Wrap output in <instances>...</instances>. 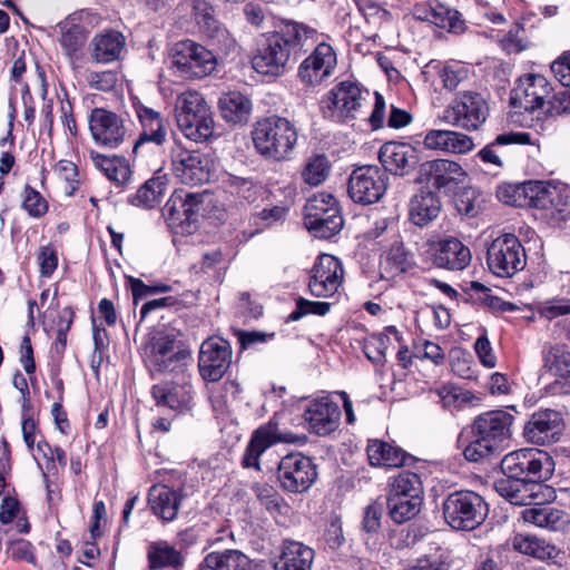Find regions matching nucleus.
Returning <instances> with one entry per match:
<instances>
[{"mask_svg": "<svg viewBox=\"0 0 570 570\" xmlns=\"http://www.w3.org/2000/svg\"><path fill=\"white\" fill-rule=\"evenodd\" d=\"M514 416L503 410L478 415L471 425V440L463 449L469 462H482L501 450L512 435Z\"/></svg>", "mask_w": 570, "mask_h": 570, "instance_id": "f257e3e1", "label": "nucleus"}, {"mask_svg": "<svg viewBox=\"0 0 570 570\" xmlns=\"http://www.w3.org/2000/svg\"><path fill=\"white\" fill-rule=\"evenodd\" d=\"M297 130L294 124L279 116H271L258 120L252 131L256 151L265 159L287 160L297 142Z\"/></svg>", "mask_w": 570, "mask_h": 570, "instance_id": "f03ea898", "label": "nucleus"}, {"mask_svg": "<svg viewBox=\"0 0 570 570\" xmlns=\"http://www.w3.org/2000/svg\"><path fill=\"white\" fill-rule=\"evenodd\" d=\"M175 117L183 135L195 142H204L214 137L213 112L202 94L188 90L176 99Z\"/></svg>", "mask_w": 570, "mask_h": 570, "instance_id": "7ed1b4c3", "label": "nucleus"}, {"mask_svg": "<svg viewBox=\"0 0 570 570\" xmlns=\"http://www.w3.org/2000/svg\"><path fill=\"white\" fill-rule=\"evenodd\" d=\"M500 469L505 476L524 480L541 489L554 471L553 459L542 450L525 448L505 454Z\"/></svg>", "mask_w": 570, "mask_h": 570, "instance_id": "20e7f679", "label": "nucleus"}, {"mask_svg": "<svg viewBox=\"0 0 570 570\" xmlns=\"http://www.w3.org/2000/svg\"><path fill=\"white\" fill-rule=\"evenodd\" d=\"M444 521L454 530L471 531L484 522L489 505L479 493L458 490L446 495L442 503Z\"/></svg>", "mask_w": 570, "mask_h": 570, "instance_id": "39448f33", "label": "nucleus"}, {"mask_svg": "<svg viewBox=\"0 0 570 570\" xmlns=\"http://www.w3.org/2000/svg\"><path fill=\"white\" fill-rule=\"evenodd\" d=\"M99 18L89 10L69 14L58 24L59 43L73 69L85 59V47L90 31L98 24Z\"/></svg>", "mask_w": 570, "mask_h": 570, "instance_id": "423d86ee", "label": "nucleus"}, {"mask_svg": "<svg viewBox=\"0 0 570 570\" xmlns=\"http://www.w3.org/2000/svg\"><path fill=\"white\" fill-rule=\"evenodd\" d=\"M487 264L495 276L512 277L527 265L525 249L515 235L504 234L488 247Z\"/></svg>", "mask_w": 570, "mask_h": 570, "instance_id": "0eeeda50", "label": "nucleus"}, {"mask_svg": "<svg viewBox=\"0 0 570 570\" xmlns=\"http://www.w3.org/2000/svg\"><path fill=\"white\" fill-rule=\"evenodd\" d=\"M170 63L178 77L194 79L212 73L217 61L214 53L204 46L184 40L175 45Z\"/></svg>", "mask_w": 570, "mask_h": 570, "instance_id": "6e6552de", "label": "nucleus"}, {"mask_svg": "<svg viewBox=\"0 0 570 570\" xmlns=\"http://www.w3.org/2000/svg\"><path fill=\"white\" fill-rule=\"evenodd\" d=\"M307 441L305 434H295L289 431H278V423L273 419L258 426L250 435L242 458V465L246 469L261 470L259 459L271 446L277 443L303 445Z\"/></svg>", "mask_w": 570, "mask_h": 570, "instance_id": "1a4fd4ad", "label": "nucleus"}, {"mask_svg": "<svg viewBox=\"0 0 570 570\" xmlns=\"http://www.w3.org/2000/svg\"><path fill=\"white\" fill-rule=\"evenodd\" d=\"M367 95L368 91H363L356 82L350 80L340 81L326 95L323 117L335 122L355 119Z\"/></svg>", "mask_w": 570, "mask_h": 570, "instance_id": "9d476101", "label": "nucleus"}, {"mask_svg": "<svg viewBox=\"0 0 570 570\" xmlns=\"http://www.w3.org/2000/svg\"><path fill=\"white\" fill-rule=\"evenodd\" d=\"M487 98L476 91H463L456 95L445 110V118L454 126L465 130L479 129L489 116Z\"/></svg>", "mask_w": 570, "mask_h": 570, "instance_id": "9b49d317", "label": "nucleus"}, {"mask_svg": "<svg viewBox=\"0 0 570 570\" xmlns=\"http://www.w3.org/2000/svg\"><path fill=\"white\" fill-rule=\"evenodd\" d=\"M420 180L444 195H456L465 186L468 173L450 159H434L420 165Z\"/></svg>", "mask_w": 570, "mask_h": 570, "instance_id": "f8f14e48", "label": "nucleus"}, {"mask_svg": "<svg viewBox=\"0 0 570 570\" xmlns=\"http://www.w3.org/2000/svg\"><path fill=\"white\" fill-rule=\"evenodd\" d=\"M389 177L377 166L355 168L348 178L347 194L354 203L371 205L379 202L385 194Z\"/></svg>", "mask_w": 570, "mask_h": 570, "instance_id": "ddd939ff", "label": "nucleus"}, {"mask_svg": "<svg viewBox=\"0 0 570 570\" xmlns=\"http://www.w3.org/2000/svg\"><path fill=\"white\" fill-rule=\"evenodd\" d=\"M89 130L97 145L109 149L119 147L130 135L127 120L105 108L91 110Z\"/></svg>", "mask_w": 570, "mask_h": 570, "instance_id": "4468645a", "label": "nucleus"}, {"mask_svg": "<svg viewBox=\"0 0 570 570\" xmlns=\"http://www.w3.org/2000/svg\"><path fill=\"white\" fill-rule=\"evenodd\" d=\"M170 157L173 174L181 184L197 186L210 180L212 160L207 155L177 145Z\"/></svg>", "mask_w": 570, "mask_h": 570, "instance_id": "2eb2a0df", "label": "nucleus"}, {"mask_svg": "<svg viewBox=\"0 0 570 570\" xmlns=\"http://www.w3.org/2000/svg\"><path fill=\"white\" fill-rule=\"evenodd\" d=\"M232 363V347L220 337H210L200 345L198 370L206 382H218Z\"/></svg>", "mask_w": 570, "mask_h": 570, "instance_id": "dca6fc26", "label": "nucleus"}, {"mask_svg": "<svg viewBox=\"0 0 570 570\" xmlns=\"http://www.w3.org/2000/svg\"><path fill=\"white\" fill-rule=\"evenodd\" d=\"M552 88L542 75L528 73L520 77L511 90L510 105L515 109L534 112L541 109Z\"/></svg>", "mask_w": 570, "mask_h": 570, "instance_id": "f3484780", "label": "nucleus"}, {"mask_svg": "<svg viewBox=\"0 0 570 570\" xmlns=\"http://www.w3.org/2000/svg\"><path fill=\"white\" fill-rule=\"evenodd\" d=\"M317 472L309 458L301 453L285 455L278 464V480L291 492H303L316 480Z\"/></svg>", "mask_w": 570, "mask_h": 570, "instance_id": "a211bd4d", "label": "nucleus"}, {"mask_svg": "<svg viewBox=\"0 0 570 570\" xmlns=\"http://www.w3.org/2000/svg\"><path fill=\"white\" fill-rule=\"evenodd\" d=\"M523 194L530 207L550 210L552 218L564 222L570 217V204L561 202V195L556 188H550L540 180H529L513 189Z\"/></svg>", "mask_w": 570, "mask_h": 570, "instance_id": "6ab92c4d", "label": "nucleus"}, {"mask_svg": "<svg viewBox=\"0 0 570 570\" xmlns=\"http://www.w3.org/2000/svg\"><path fill=\"white\" fill-rule=\"evenodd\" d=\"M291 57V48L286 46L278 32L266 38L253 58L254 69L263 75L279 76L285 72Z\"/></svg>", "mask_w": 570, "mask_h": 570, "instance_id": "aec40b11", "label": "nucleus"}, {"mask_svg": "<svg viewBox=\"0 0 570 570\" xmlns=\"http://www.w3.org/2000/svg\"><path fill=\"white\" fill-rule=\"evenodd\" d=\"M563 428L561 414L552 409H541L532 413L523 429L524 438L538 445L559 440Z\"/></svg>", "mask_w": 570, "mask_h": 570, "instance_id": "412c9836", "label": "nucleus"}, {"mask_svg": "<svg viewBox=\"0 0 570 570\" xmlns=\"http://www.w3.org/2000/svg\"><path fill=\"white\" fill-rule=\"evenodd\" d=\"M200 205V195L185 190L175 191L165 205L170 224L180 226L183 232L193 233Z\"/></svg>", "mask_w": 570, "mask_h": 570, "instance_id": "4be33fe9", "label": "nucleus"}, {"mask_svg": "<svg viewBox=\"0 0 570 570\" xmlns=\"http://www.w3.org/2000/svg\"><path fill=\"white\" fill-rule=\"evenodd\" d=\"M132 107L141 127V132L132 146V153L137 155L147 142L161 146L166 141L167 130L160 112L145 106L136 98Z\"/></svg>", "mask_w": 570, "mask_h": 570, "instance_id": "5701e85b", "label": "nucleus"}, {"mask_svg": "<svg viewBox=\"0 0 570 570\" xmlns=\"http://www.w3.org/2000/svg\"><path fill=\"white\" fill-rule=\"evenodd\" d=\"M413 17L453 33L463 32L465 28L461 13L438 0L417 2L413 8Z\"/></svg>", "mask_w": 570, "mask_h": 570, "instance_id": "b1692460", "label": "nucleus"}, {"mask_svg": "<svg viewBox=\"0 0 570 570\" xmlns=\"http://www.w3.org/2000/svg\"><path fill=\"white\" fill-rule=\"evenodd\" d=\"M379 158L384 171L404 176L415 168L420 161L415 147L405 142H385L379 153Z\"/></svg>", "mask_w": 570, "mask_h": 570, "instance_id": "393cba45", "label": "nucleus"}, {"mask_svg": "<svg viewBox=\"0 0 570 570\" xmlns=\"http://www.w3.org/2000/svg\"><path fill=\"white\" fill-rule=\"evenodd\" d=\"M151 396L157 406L181 414L191 409L193 387L188 383L178 384L163 381L151 387Z\"/></svg>", "mask_w": 570, "mask_h": 570, "instance_id": "a878e982", "label": "nucleus"}, {"mask_svg": "<svg viewBox=\"0 0 570 570\" xmlns=\"http://www.w3.org/2000/svg\"><path fill=\"white\" fill-rule=\"evenodd\" d=\"M183 490L165 483L154 484L148 492V504L153 513L164 522L174 521L184 499Z\"/></svg>", "mask_w": 570, "mask_h": 570, "instance_id": "bb28decb", "label": "nucleus"}, {"mask_svg": "<svg viewBox=\"0 0 570 570\" xmlns=\"http://www.w3.org/2000/svg\"><path fill=\"white\" fill-rule=\"evenodd\" d=\"M433 250V264L440 268L462 271L471 262L469 247L454 237L440 240Z\"/></svg>", "mask_w": 570, "mask_h": 570, "instance_id": "cd10ccee", "label": "nucleus"}, {"mask_svg": "<svg viewBox=\"0 0 570 570\" xmlns=\"http://www.w3.org/2000/svg\"><path fill=\"white\" fill-rule=\"evenodd\" d=\"M341 403L344 407L346 422L353 424L355 414L352 401L344 391L327 392L323 391V435L336 431L341 423Z\"/></svg>", "mask_w": 570, "mask_h": 570, "instance_id": "c85d7f7f", "label": "nucleus"}, {"mask_svg": "<svg viewBox=\"0 0 570 570\" xmlns=\"http://www.w3.org/2000/svg\"><path fill=\"white\" fill-rule=\"evenodd\" d=\"M126 46L125 36L116 30L97 33L90 41L91 59L97 63H110L120 58Z\"/></svg>", "mask_w": 570, "mask_h": 570, "instance_id": "c756f323", "label": "nucleus"}, {"mask_svg": "<svg viewBox=\"0 0 570 570\" xmlns=\"http://www.w3.org/2000/svg\"><path fill=\"white\" fill-rule=\"evenodd\" d=\"M366 453L373 466L399 468L409 464L413 456L399 446L380 440L368 441Z\"/></svg>", "mask_w": 570, "mask_h": 570, "instance_id": "7c9ffc66", "label": "nucleus"}, {"mask_svg": "<svg viewBox=\"0 0 570 570\" xmlns=\"http://www.w3.org/2000/svg\"><path fill=\"white\" fill-rule=\"evenodd\" d=\"M522 519L539 528L559 531L568 523V515L550 504L535 503L521 512Z\"/></svg>", "mask_w": 570, "mask_h": 570, "instance_id": "2f4dec72", "label": "nucleus"}, {"mask_svg": "<svg viewBox=\"0 0 570 570\" xmlns=\"http://www.w3.org/2000/svg\"><path fill=\"white\" fill-rule=\"evenodd\" d=\"M441 212V200L435 193L422 189L410 203V219L420 227L429 225Z\"/></svg>", "mask_w": 570, "mask_h": 570, "instance_id": "473e14b6", "label": "nucleus"}, {"mask_svg": "<svg viewBox=\"0 0 570 570\" xmlns=\"http://www.w3.org/2000/svg\"><path fill=\"white\" fill-rule=\"evenodd\" d=\"M252 101L239 91L223 94L218 100L222 118L233 125L246 124L252 112Z\"/></svg>", "mask_w": 570, "mask_h": 570, "instance_id": "72a5a7b5", "label": "nucleus"}, {"mask_svg": "<svg viewBox=\"0 0 570 570\" xmlns=\"http://www.w3.org/2000/svg\"><path fill=\"white\" fill-rule=\"evenodd\" d=\"M89 157L92 164L117 187H125L130 181L131 170L126 158L119 156L110 157L94 150L89 153Z\"/></svg>", "mask_w": 570, "mask_h": 570, "instance_id": "f704fd0d", "label": "nucleus"}, {"mask_svg": "<svg viewBox=\"0 0 570 570\" xmlns=\"http://www.w3.org/2000/svg\"><path fill=\"white\" fill-rule=\"evenodd\" d=\"M314 550L303 543H285L282 554L274 563L275 570H311Z\"/></svg>", "mask_w": 570, "mask_h": 570, "instance_id": "c9c22d12", "label": "nucleus"}, {"mask_svg": "<svg viewBox=\"0 0 570 570\" xmlns=\"http://www.w3.org/2000/svg\"><path fill=\"white\" fill-rule=\"evenodd\" d=\"M533 484L513 478H502L494 482L495 491L514 505H529L538 493Z\"/></svg>", "mask_w": 570, "mask_h": 570, "instance_id": "e433bc0d", "label": "nucleus"}, {"mask_svg": "<svg viewBox=\"0 0 570 570\" xmlns=\"http://www.w3.org/2000/svg\"><path fill=\"white\" fill-rule=\"evenodd\" d=\"M530 145L531 144V135L529 132H505L495 137V139L485 145L478 153V157L484 164L493 165L498 168L503 166V161L501 159V154L498 151L499 147L507 145Z\"/></svg>", "mask_w": 570, "mask_h": 570, "instance_id": "4c0bfd02", "label": "nucleus"}, {"mask_svg": "<svg viewBox=\"0 0 570 570\" xmlns=\"http://www.w3.org/2000/svg\"><path fill=\"white\" fill-rule=\"evenodd\" d=\"M513 548L520 553L531 556L539 560H554L560 550L544 539L531 534H517L513 538Z\"/></svg>", "mask_w": 570, "mask_h": 570, "instance_id": "58836bf2", "label": "nucleus"}, {"mask_svg": "<svg viewBox=\"0 0 570 570\" xmlns=\"http://www.w3.org/2000/svg\"><path fill=\"white\" fill-rule=\"evenodd\" d=\"M150 569L174 568L179 569L184 564V557L167 541L150 543L147 551Z\"/></svg>", "mask_w": 570, "mask_h": 570, "instance_id": "ea45409f", "label": "nucleus"}, {"mask_svg": "<svg viewBox=\"0 0 570 570\" xmlns=\"http://www.w3.org/2000/svg\"><path fill=\"white\" fill-rule=\"evenodd\" d=\"M166 176H155L148 179L129 202L135 206L154 208L159 205L166 191Z\"/></svg>", "mask_w": 570, "mask_h": 570, "instance_id": "a19ab883", "label": "nucleus"}, {"mask_svg": "<svg viewBox=\"0 0 570 570\" xmlns=\"http://www.w3.org/2000/svg\"><path fill=\"white\" fill-rule=\"evenodd\" d=\"M323 297L340 296L344 279V267L341 259L323 253Z\"/></svg>", "mask_w": 570, "mask_h": 570, "instance_id": "79ce46f5", "label": "nucleus"}, {"mask_svg": "<svg viewBox=\"0 0 570 570\" xmlns=\"http://www.w3.org/2000/svg\"><path fill=\"white\" fill-rule=\"evenodd\" d=\"M423 502V498H406L387 495L386 507L390 518L397 524L410 521L415 518Z\"/></svg>", "mask_w": 570, "mask_h": 570, "instance_id": "37998d69", "label": "nucleus"}, {"mask_svg": "<svg viewBox=\"0 0 570 570\" xmlns=\"http://www.w3.org/2000/svg\"><path fill=\"white\" fill-rule=\"evenodd\" d=\"M423 485L419 474L410 471H402L390 478L387 495L422 498Z\"/></svg>", "mask_w": 570, "mask_h": 570, "instance_id": "c03bdc74", "label": "nucleus"}, {"mask_svg": "<svg viewBox=\"0 0 570 570\" xmlns=\"http://www.w3.org/2000/svg\"><path fill=\"white\" fill-rule=\"evenodd\" d=\"M543 368L561 376L570 367V351L566 344H544L541 351Z\"/></svg>", "mask_w": 570, "mask_h": 570, "instance_id": "a18cd8bd", "label": "nucleus"}, {"mask_svg": "<svg viewBox=\"0 0 570 570\" xmlns=\"http://www.w3.org/2000/svg\"><path fill=\"white\" fill-rule=\"evenodd\" d=\"M207 567L214 570H246L248 558L239 550L227 549L208 553Z\"/></svg>", "mask_w": 570, "mask_h": 570, "instance_id": "49530a36", "label": "nucleus"}, {"mask_svg": "<svg viewBox=\"0 0 570 570\" xmlns=\"http://www.w3.org/2000/svg\"><path fill=\"white\" fill-rule=\"evenodd\" d=\"M195 19L205 35L217 37L225 33L218 20L215 17V9L207 0H193L191 3Z\"/></svg>", "mask_w": 570, "mask_h": 570, "instance_id": "de8ad7c7", "label": "nucleus"}, {"mask_svg": "<svg viewBox=\"0 0 570 570\" xmlns=\"http://www.w3.org/2000/svg\"><path fill=\"white\" fill-rule=\"evenodd\" d=\"M299 424L318 434L321 431V402L318 399L302 397L294 407Z\"/></svg>", "mask_w": 570, "mask_h": 570, "instance_id": "09e8293b", "label": "nucleus"}, {"mask_svg": "<svg viewBox=\"0 0 570 570\" xmlns=\"http://www.w3.org/2000/svg\"><path fill=\"white\" fill-rule=\"evenodd\" d=\"M278 35L286 40V46L291 48L292 52L298 48L302 49L308 40L314 41L317 37V31L303 23L289 21L284 24Z\"/></svg>", "mask_w": 570, "mask_h": 570, "instance_id": "8fccbe9b", "label": "nucleus"}, {"mask_svg": "<svg viewBox=\"0 0 570 570\" xmlns=\"http://www.w3.org/2000/svg\"><path fill=\"white\" fill-rule=\"evenodd\" d=\"M220 181L226 191L232 195L246 202H253L255 199L256 190L252 179L225 173L222 175Z\"/></svg>", "mask_w": 570, "mask_h": 570, "instance_id": "3c124183", "label": "nucleus"}, {"mask_svg": "<svg viewBox=\"0 0 570 570\" xmlns=\"http://www.w3.org/2000/svg\"><path fill=\"white\" fill-rule=\"evenodd\" d=\"M323 203L327 204V207L323 208V239H328L342 230L344 219L333 196L328 195L327 202L323 198Z\"/></svg>", "mask_w": 570, "mask_h": 570, "instance_id": "603ef678", "label": "nucleus"}, {"mask_svg": "<svg viewBox=\"0 0 570 570\" xmlns=\"http://www.w3.org/2000/svg\"><path fill=\"white\" fill-rule=\"evenodd\" d=\"M321 43L317 45L313 53L307 57L298 68V77L306 86H316L321 81Z\"/></svg>", "mask_w": 570, "mask_h": 570, "instance_id": "864d4df0", "label": "nucleus"}, {"mask_svg": "<svg viewBox=\"0 0 570 570\" xmlns=\"http://www.w3.org/2000/svg\"><path fill=\"white\" fill-rule=\"evenodd\" d=\"M390 345V337L383 333L372 334L364 340L363 352L373 363H382Z\"/></svg>", "mask_w": 570, "mask_h": 570, "instance_id": "5fc2aeb1", "label": "nucleus"}, {"mask_svg": "<svg viewBox=\"0 0 570 570\" xmlns=\"http://www.w3.org/2000/svg\"><path fill=\"white\" fill-rule=\"evenodd\" d=\"M22 208L30 217L40 218L47 214L48 203L38 190L27 185L23 189Z\"/></svg>", "mask_w": 570, "mask_h": 570, "instance_id": "6e6d98bb", "label": "nucleus"}, {"mask_svg": "<svg viewBox=\"0 0 570 570\" xmlns=\"http://www.w3.org/2000/svg\"><path fill=\"white\" fill-rule=\"evenodd\" d=\"M6 554L13 561H24L30 564H36L35 548L28 540H10L6 548Z\"/></svg>", "mask_w": 570, "mask_h": 570, "instance_id": "4d7b16f0", "label": "nucleus"}, {"mask_svg": "<svg viewBox=\"0 0 570 570\" xmlns=\"http://www.w3.org/2000/svg\"><path fill=\"white\" fill-rule=\"evenodd\" d=\"M303 223L305 228L318 238L321 232V206L317 195H313L307 199L303 209Z\"/></svg>", "mask_w": 570, "mask_h": 570, "instance_id": "13d9d810", "label": "nucleus"}, {"mask_svg": "<svg viewBox=\"0 0 570 570\" xmlns=\"http://www.w3.org/2000/svg\"><path fill=\"white\" fill-rule=\"evenodd\" d=\"M252 490L259 503L269 512L278 511L282 498L277 491L267 483H254Z\"/></svg>", "mask_w": 570, "mask_h": 570, "instance_id": "bf43d9fd", "label": "nucleus"}, {"mask_svg": "<svg viewBox=\"0 0 570 570\" xmlns=\"http://www.w3.org/2000/svg\"><path fill=\"white\" fill-rule=\"evenodd\" d=\"M383 515V504L379 501H373L365 507L362 519V530L372 535L376 534L381 529V520Z\"/></svg>", "mask_w": 570, "mask_h": 570, "instance_id": "052dcab7", "label": "nucleus"}, {"mask_svg": "<svg viewBox=\"0 0 570 570\" xmlns=\"http://www.w3.org/2000/svg\"><path fill=\"white\" fill-rule=\"evenodd\" d=\"M40 275L49 278L58 267L57 250L51 245L41 246L37 255Z\"/></svg>", "mask_w": 570, "mask_h": 570, "instance_id": "680f3d73", "label": "nucleus"}, {"mask_svg": "<svg viewBox=\"0 0 570 570\" xmlns=\"http://www.w3.org/2000/svg\"><path fill=\"white\" fill-rule=\"evenodd\" d=\"M450 563L448 556L443 552H436L432 554L419 558L413 564L406 570H449Z\"/></svg>", "mask_w": 570, "mask_h": 570, "instance_id": "e2e57ef3", "label": "nucleus"}, {"mask_svg": "<svg viewBox=\"0 0 570 570\" xmlns=\"http://www.w3.org/2000/svg\"><path fill=\"white\" fill-rule=\"evenodd\" d=\"M90 88L99 91H110L117 85V75L112 71H92L87 76Z\"/></svg>", "mask_w": 570, "mask_h": 570, "instance_id": "0e129e2a", "label": "nucleus"}, {"mask_svg": "<svg viewBox=\"0 0 570 570\" xmlns=\"http://www.w3.org/2000/svg\"><path fill=\"white\" fill-rule=\"evenodd\" d=\"M446 151L452 154H465L473 148V140L465 134L446 130Z\"/></svg>", "mask_w": 570, "mask_h": 570, "instance_id": "69168bd1", "label": "nucleus"}, {"mask_svg": "<svg viewBox=\"0 0 570 570\" xmlns=\"http://www.w3.org/2000/svg\"><path fill=\"white\" fill-rule=\"evenodd\" d=\"M548 114L559 116L570 114V87H563L548 100Z\"/></svg>", "mask_w": 570, "mask_h": 570, "instance_id": "338daca9", "label": "nucleus"}, {"mask_svg": "<svg viewBox=\"0 0 570 570\" xmlns=\"http://www.w3.org/2000/svg\"><path fill=\"white\" fill-rule=\"evenodd\" d=\"M551 71L563 87H570V50L552 62Z\"/></svg>", "mask_w": 570, "mask_h": 570, "instance_id": "774afa93", "label": "nucleus"}]
</instances>
